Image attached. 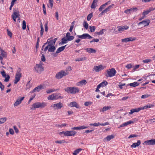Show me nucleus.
Segmentation results:
<instances>
[{"mask_svg": "<svg viewBox=\"0 0 155 155\" xmlns=\"http://www.w3.org/2000/svg\"><path fill=\"white\" fill-rule=\"evenodd\" d=\"M141 110H142V107H139L137 108H135L134 109H131L130 110V112L129 113V114H131L134 112H138Z\"/></svg>", "mask_w": 155, "mask_h": 155, "instance_id": "obj_22", "label": "nucleus"}, {"mask_svg": "<svg viewBox=\"0 0 155 155\" xmlns=\"http://www.w3.org/2000/svg\"><path fill=\"white\" fill-rule=\"evenodd\" d=\"M41 60L42 61L44 62L45 61L46 59L45 55L42 54L41 57Z\"/></svg>", "mask_w": 155, "mask_h": 155, "instance_id": "obj_64", "label": "nucleus"}, {"mask_svg": "<svg viewBox=\"0 0 155 155\" xmlns=\"http://www.w3.org/2000/svg\"><path fill=\"white\" fill-rule=\"evenodd\" d=\"M57 40V38L52 39L51 38H48L47 42L45 43L43 45L41 50H44L45 51H46L48 50V46L50 45L54 46Z\"/></svg>", "mask_w": 155, "mask_h": 155, "instance_id": "obj_1", "label": "nucleus"}, {"mask_svg": "<svg viewBox=\"0 0 155 155\" xmlns=\"http://www.w3.org/2000/svg\"><path fill=\"white\" fill-rule=\"evenodd\" d=\"M47 105V104L44 102H36L33 104L31 107V110H34L36 108H42Z\"/></svg>", "mask_w": 155, "mask_h": 155, "instance_id": "obj_2", "label": "nucleus"}, {"mask_svg": "<svg viewBox=\"0 0 155 155\" xmlns=\"http://www.w3.org/2000/svg\"><path fill=\"white\" fill-rule=\"evenodd\" d=\"M49 3L51 8H52L53 5V0H49Z\"/></svg>", "mask_w": 155, "mask_h": 155, "instance_id": "obj_54", "label": "nucleus"}, {"mask_svg": "<svg viewBox=\"0 0 155 155\" xmlns=\"http://www.w3.org/2000/svg\"><path fill=\"white\" fill-rule=\"evenodd\" d=\"M108 84V83L107 81H104L102 82L100 84L98 85L99 86V87H104L106 86Z\"/></svg>", "mask_w": 155, "mask_h": 155, "instance_id": "obj_34", "label": "nucleus"}, {"mask_svg": "<svg viewBox=\"0 0 155 155\" xmlns=\"http://www.w3.org/2000/svg\"><path fill=\"white\" fill-rule=\"evenodd\" d=\"M88 126H82L79 127V130L86 129V128H88Z\"/></svg>", "mask_w": 155, "mask_h": 155, "instance_id": "obj_59", "label": "nucleus"}, {"mask_svg": "<svg viewBox=\"0 0 155 155\" xmlns=\"http://www.w3.org/2000/svg\"><path fill=\"white\" fill-rule=\"evenodd\" d=\"M63 106V104L61 102L52 104L51 107L54 110H57L61 109Z\"/></svg>", "mask_w": 155, "mask_h": 155, "instance_id": "obj_9", "label": "nucleus"}, {"mask_svg": "<svg viewBox=\"0 0 155 155\" xmlns=\"http://www.w3.org/2000/svg\"><path fill=\"white\" fill-rule=\"evenodd\" d=\"M65 142H65V140H57V141H55V143H60V144L64 143Z\"/></svg>", "mask_w": 155, "mask_h": 155, "instance_id": "obj_46", "label": "nucleus"}, {"mask_svg": "<svg viewBox=\"0 0 155 155\" xmlns=\"http://www.w3.org/2000/svg\"><path fill=\"white\" fill-rule=\"evenodd\" d=\"M92 103L90 101L86 102L84 103V105L86 106H87L89 105H91L92 104Z\"/></svg>", "mask_w": 155, "mask_h": 155, "instance_id": "obj_57", "label": "nucleus"}, {"mask_svg": "<svg viewBox=\"0 0 155 155\" xmlns=\"http://www.w3.org/2000/svg\"><path fill=\"white\" fill-rule=\"evenodd\" d=\"M67 71H65L63 70L57 73L55 76V77L58 79H60L62 78L63 76H65L68 74Z\"/></svg>", "mask_w": 155, "mask_h": 155, "instance_id": "obj_7", "label": "nucleus"}, {"mask_svg": "<svg viewBox=\"0 0 155 155\" xmlns=\"http://www.w3.org/2000/svg\"><path fill=\"white\" fill-rule=\"evenodd\" d=\"M114 136L112 135H109L107 136L105 138L104 140H107V141H109L111 139L114 138Z\"/></svg>", "mask_w": 155, "mask_h": 155, "instance_id": "obj_36", "label": "nucleus"}, {"mask_svg": "<svg viewBox=\"0 0 155 155\" xmlns=\"http://www.w3.org/2000/svg\"><path fill=\"white\" fill-rule=\"evenodd\" d=\"M105 29H102L100 30L99 32H97V35H102L104 33V31Z\"/></svg>", "mask_w": 155, "mask_h": 155, "instance_id": "obj_58", "label": "nucleus"}, {"mask_svg": "<svg viewBox=\"0 0 155 155\" xmlns=\"http://www.w3.org/2000/svg\"><path fill=\"white\" fill-rule=\"evenodd\" d=\"M91 126H94L95 127H97L99 125H101V124L100 123H95L94 124H90Z\"/></svg>", "mask_w": 155, "mask_h": 155, "instance_id": "obj_48", "label": "nucleus"}, {"mask_svg": "<svg viewBox=\"0 0 155 155\" xmlns=\"http://www.w3.org/2000/svg\"><path fill=\"white\" fill-rule=\"evenodd\" d=\"M136 38L135 37H130L128 38H125L121 39L122 42L127 43L130 41H133L135 40Z\"/></svg>", "mask_w": 155, "mask_h": 155, "instance_id": "obj_12", "label": "nucleus"}, {"mask_svg": "<svg viewBox=\"0 0 155 155\" xmlns=\"http://www.w3.org/2000/svg\"><path fill=\"white\" fill-rule=\"evenodd\" d=\"M59 134L62 136H67V131H63L59 132Z\"/></svg>", "mask_w": 155, "mask_h": 155, "instance_id": "obj_44", "label": "nucleus"}, {"mask_svg": "<svg viewBox=\"0 0 155 155\" xmlns=\"http://www.w3.org/2000/svg\"><path fill=\"white\" fill-rule=\"evenodd\" d=\"M77 37L79 38L82 39H84L87 38L90 39L93 38L90 35L87 33L84 34L82 35H78Z\"/></svg>", "mask_w": 155, "mask_h": 155, "instance_id": "obj_11", "label": "nucleus"}, {"mask_svg": "<svg viewBox=\"0 0 155 155\" xmlns=\"http://www.w3.org/2000/svg\"><path fill=\"white\" fill-rule=\"evenodd\" d=\"M99 39H95L92 40L90 41V43H91L94 42H97L99 41Z\"/></svg>", "mask_w": 155, "mask_h": 155, "instance_id": "obj_62", "label": "nucleus"}, {"mask_svg": "<svg viewBox=\"0 0 155 155\" xmlns=\"http://www.w3.org/2000/svg\"><path fill=\"white\" fill-rule=\"evenodd\" d=\"M45 31L46 32L48 30V22H47L45 23Z\"/></svg>", "mask_w": 155, "mask_h": 155, "instance_id": "obj_63", "label": "nucleus"}, {"mask_svg": "<svg viewBox=\"0 0 155 155\" xmlns=\"http://www.w3.org/2000/svg\"><path fill=\"white\" fill-rule=\"evenodd\" d=\"M76 133V132L75 131H67V136H74Z\"/></svg>", "mask_w": 155, "mask_h": 155, "instance_id": "obj_26", "label": "nucleus"}, {"mask_svg": "<svg viewBox=\"0 0 155 155\" xmlns=\"http://www.w3.org/2000/svg\"><path fill=\"white\" fill-rule=\"evenodd\" d=\"M26 27V22L25 20H23L22 22V28L23 30L25 29Z\"/></svg>", "mask_w": 155, "mask_h": 155, "instance_id": "obj_47", "label": "nucleus"}, {"mask_svg": "<svg viewBox=\"0 0 155 155\" xmlns=\"http://www.w3.org/2000/svg\"><path fill=\"white\" fill-rule=\"evenodd\" d=\"M42 62H41L39 64H36L34 68L35 71L39 74L41 73L44 70V68L42 65Z\"/></svg>", "mask_w": 155, "mask_h": 155, "instance_id": "obj_4", "label": "nucleus"}, {"mask_svg": "<svg viewBox=\"0 0 155 155\" xmlns=\"http://www.w3.org/2000/svg\"><path fill=\"white\" fill-rule=\"evenodd\" d=\"M139 85V83L137 82H134V83H130L127 85V86L130 85L131 87H135L136 86H138Z\"/></svg>", "mask_w": 155, "mask_h": 155, "instance_id": "obj_35", "label": "nucleus"}, {"mask_svg": "<svg viewBox=\"0 0 155 155\" xmlns=\"http://www.w3.org/2000/svg\"><path fill=\"white\" fill-rule=\"evenodd\" d=\"M43 88V86L40 85L36 87H35L33 91H32V93H35L36 92H38L40 91L41 89Z\"/></svg>", "mask_w": 155, "mask_h": 155, "instance_id": "obj_20", "label": "nucleus"}, {"mask_svg": "<svg viewBox=\"0 0 155 155\" xmlns=\"http://www.w3.org/2000/svg\"><path fill=\"white\" fill-rule=\"evenodd\" d=\"M138 8H131L129 9L130 10V13H133L134 12H136L138 10Z\"/></svg>", "mask_w": 155, "mask_h": 155, "instance_id": "obj_40", "label": "nucleus"}, {"mask_svg": "<svg viewBox=\"0 0 155 155\" xmlns=\"http://www.w3.org/2000/svg\"><path fill=\"white\" fill-rule=\"evenodd\" d=\"M0 88L1 89V91H3L4 89L5 86L2 84V82L0 81Z\"/></svg>", "mask_w": 155, "mask_h": 155, "instance_id": "obj_55", "label": "nucleus"}, {"mask_svg": "<svg viewBox=\"0 0 155 155\" xmlns=\"http://www.w3.org/2000/svg\"><path fill=\"white\" fill-rule=\"evenodd\" d=\"M152 61V60L150 59H146L145 60H143V61L144 63H148L149 62H150Z\"/></svg>", "mask_w": 155, "mask_h": 155, "instance_id": "obj_53", "label": "nucleus"}, {"mask_svg": "<svg viewBox=\"0 0 155 155\" xmlns=\"http://www.w3.org/2000/svg\"><path fill=\"white\" fill-rule=\"evenodd\" d=\"M48 47V51L49 52H53L56 49L55 47L53 45H50Z\"/></svg>", "mask_w": 155, "mask_h": 155, "instance_id": "obj_23", "label": "nucleus"}, {"mask_svg": "<svg viewBox=\"0 0 155 155\" xmlns=\"http://www.w3.org/2000/svg\"><path fill=\"white\" fill-rule=\"evenodd\" d=\"M21 69L20 68H18L15 74V79L14 80V83L15 84H17L20 80L22 76L21 74Z\"/></svg>", "mask_w": 155, "mask_h": 155, "instance_id": "obj_6", "label": "nucleus"}, {"mask_svg": "<svg viewBox=\"0 0 155 155\" xmlns=\"http://www.w3.org/2000/svg\"><path fill=\"white\" fill-rule=\"evenodd\" d=\"M107 74L106 75L107 77H112L115 75L116 73V71L114 68L107 70Z\"/></svg>", "mask_w": 155, "mask_h": 155, "instance_id": "obj_8", "label": "nucleus"}, {"mask_svg": "<svg viewBox=\"0 0 155 155\" xmlns=\"http://www.w3.org/2000/svg\"><path fill=\"white\" fill-rule=\"evenodd\" d=\"M66 38H67V40H68V41H71L73 40L74 38V36H68V37H66Z\"/></svg>", "mask_w": 155, "mask_h": 155, "instance_id": "obj_52", "label": "nucleus"}, {"mask_svg": "<svg viewBox=\"0 0 155 155\" xmlns=\"http://www.w3.org/2000/svg\"><path fill=\"white\" fill-rule=\"evenodd\" d=\"M150 22V21L149 20H143L139 23L138 25H139L141 24H143L144 26H146L148 25L149 24Z\"/></svg>", "mask_w": 155, "mask_h": 155, "instance_id": "obj_18", "label": "nucleus"}, {"mask_svg": "<svg viewBox=\"0 0 155 155\" xmlns=\"http://www.w3.org/2000/svg\"><path fill=\"white\" fill-rule=\"evenodd\" d=\"M105 5L103 4V5H101L99 8V11L100 12L102 11V10L105 8Z\"/></svg>", "mask_w": 155, "mask_h": 155, "instance_id": "obj_60", "label": "nucleus"}, {"mask_svg": "<svg viewBox=\"0 0 155 155\" xmlns=\"http://www.w3.org/2000/svg\"><path fill=\"white\" fill-rule=\"evenodd\" d=\"M97 0H94L92 3L91 6V8H95L96 6H97Z\"/></svg>", "mask_w": 155, "mask_h": 155, "instance_id": "obj_31", "label": "nucleus"}, {"mask_svg": "<svg viewBox=\"0 0 155 155\" xmlns=\"http://www.w3.org/2000/svg\"><path fill=\"white\" fill-rule=\"evenodd\" d=\"M114 5V4H112L111 5L109 6L102 11V13H105L108 12L109 11L110 9L113 8V6Z\"/></svg>", "mask_w": 155, "mask_h": 155, "instance_id": "obj_29", "label": "nucleus"}, {"mask_svg": "<svg viewBox=\"0 0 155 155\" xmlns=\"http://www.w3.org/2000/svg\"><path fill=\"white\" fill-rule=\"evenodd\" d=\"M83 26L86 29H87L88 28V24L87 22L86 21H84L83 23Z\"/></svg>", "mask_w": 155, "mask_h": 155, "instance_id": "obj_45", "label": "nucleus"}, {"mask_svg": "<svg viewBox=\"0 0 155 155\" xmlns=\"http://www.w3.org/2000/svg\"><path fill=\"white\" fill-rule=\"evenodd\" d=\"M85 50L90 53H95L96 52V50L92 48H87Z\"/></svg>", "mask_w": 155, "mask_h": 155, "instance_id": "obj_28", "label": "nucleus"}, {"mask_svg": "<svg viewBox=\"0 0 155 155\" xmlns=\"http://www.w3.org/2000/svg\"><path fill=\"white\" fill-rule=\"evenodd\" d=\"M69 106L71 107H75L79 109L81 107L75 101H73L70 103Z\"/></svg>", "mask_w": 155, "mask_h": 155, "instance_id": "obj_16", "label": "nucleus"}, {"mask_svg": "<svg viewBox=\"0 0 155 155\" xmlns=\"http://www.w3.org/2000/svg\"><path fill=\"white\" fill-rule=\"evenodd\" d=\"M66 45H66L64 46H62V47H61L58 48L57 49V50L56 51V53L57 54H58V53H60L61 52L63 51L64 50V49H65V47L66 46Z\"/></svg>", "mask_w": 155, "mask_h": 155, "instance_id": "obj_30", "label": "nucleus"}, {"mask_svg": "<svg viewBox=\"0 0 155 155\" xmlns=\"http://www.w3.org/2000/svg\"><path fill=\"white\" fill-rule=\"evenodd\" d=\"M89 28L90 29V31L91 32H94L96 29L95 27L94 26H90Z\"/></svg>", "mask_w": 155, "mask_h": 155, "instance_id": "obj_49", "label": "nucleus"}, {"mask_svg": "<svg viewBox=\"0 0 155 155\" xmlns=\"http://www.w3.org/2000/svg\"><path fill=\"white\" fill-rule=\"evenodd\" d=\"M151 95H150L148 94H145L144 95H142L141 97V98L142 99H145L146 98L148 97H149Z\"/></svg>", "mask_w": 155, "mask_h": 155, "instance_id": "obj_50", "label": "nucleus"}, {"mask_svg": "<svg viewBox=\"0 0 155 155\" xmlns=\"http://www.w3.org/2000/svg\"><path fill=\"white\" fill-rule=\"evenodd\" d=\"M42 7H43V11L45 15H46V8H45V4H43Z\"/></svg>", "mask_w": 155, "mask_h": 155, "instance_id": "obj_56", "label": "nucleus"}, {"mask_svg": "<svg viewBox=\"0 0 155 155\" xmlns=\"http://www.w3.org/2000/svg\"><path fill=\"white\" fill-rule=\"evenodd\" d=\"M154 104H147V105H146L145 106L143 107H142V110H143L145 109H147V108L153 107H154Z\"/></svg>", "mask_w": 155, "mask_h": 155, "instance_id": "obj_21", "label": "nucleus"}, {"mask_svg": "<svg viewBox=\"0 0 155 155\" xmlns=\"http://www.w3.org/2000/svg\"><path fill=\"white\" fill-rule=\"evenodd\" d=\"M141 142L140 140H138L137 143H133L131 146V147L135 148L137 147L140 144Z\"/></svg>", "mask_w": 155, "mask_h": 155, "instance_id": "obj_32", "label": "nucleus"}, {"mask_svg": "<svg viewBox=\"0 0 155 155\" xmlns=\"http://www.w3.org/2000/svg\"><path fill=\"white\" fill-rule=\"evenodd\" d=\"M93 15H92V13H90L87 16V21H90L91 18L92 17Z\"/></svg>", "mask_w": 155, "mask_h": 155, "instance_id": "obj_51", "label": "nucleus"}, {"mask_svg": "<svg viewBox=\"0 0 155 155\" xmlns=\"http://www.w3.org/2000/svg\"><path fill=\"white\" fill-rule=\"evenodd\" d=\"M125 67L128 69H130L132 67V66L131 64H129L126 65Z\"/></svg>", "mask_w": 155, "mask_h": 155, "instance_id": "obj_61", "label": "nucleus"}, {"mask_svg": "<svg viewBox=\"0 0 155 155\" xmlns=\"http://www.w3.org/2000/svg\"><path fill=\"white\" fill-rule=\"evenodd\" d=\"M63 98V96H61L59 93L55 94L49 95L48 97V100H58V99H62Z\"/></svg>", "mask_w": 155, "mask_h": 155, "instance_id": "obj_5", "label": "nucleus"}, {"mask_svg": "<svg viewBox=\"0 0 155 155\" xmlns=\"http://www.w3.org/2000/svg\"><path fill=\"white\" fill-rule=\"evenodd\" d=\"M87 83V82L85 80H82L81 81H80L78 82L77 84V85L78 86H81L83 85H85Z\"/></svg>", "mask_w": 155, "mask_h": 155, "instance_id": "obj_25", "label": "nucleus"}, {"mask_svg": "<svg viewBox=\"0 0 155 155\" xmlns=\"http://www.w3.org/2000/svg\"><path fill=\"white\" fill-rule=\"evenodd\" d=\"M155 10V8L150 7L148 9L144 11L143 13V15L145 16L146 15L148 14L150 12Z\"/></svg>", "mask_w": 155, "mask_h": 155, "instance_id": "obj_15", "label": "nucleus"}, {"mask_svg": "<svg viewBox=\"0 0 155 155\" xmlns=\"http://www.w3.org/2000/svg\"><path fill=\"white\" fill-rule=\"evenodd\" d=\"M58 90V89H49V90H47L46 92L48 94H49L51 92L55 91Z\"/></svg>", "mask_w": 155, "mask_h": 155, "instance_id": "obj_41", "label": "nucleus"}, {"mask_svg": "<svg viewBox=\"0 0 155 155\" xmlns=\"http://www.w3.org/2000/svg\"><path fill=\"white\" fill-rule=\"evenodd\" d=\"M64 90L68 93L72 94H75L79 91V89L78 87H67L64 89Z\"/></svg>", "mask_w": 155, "mask_h": 155, "instance_id": "obj_3", "label": "nucleus"}, {"mask_svg": "<svg viewBox=\"0 0 155 155\" xmlns=\"http://www.w3.org/2000/svg\"><path fill=\"white\" fill-rule=\"evenodd\" d=\"M129 28V27L127 26H119L118 27V30L119 31H122L124 30H127Z\"/></svg>", "mask_w": 155, "mask_h": 155, "instance_id": "obj_24", "label": "nucleus"}, {"mask_svg": "<svg viewBox=\"0 0 155 155\" xmlns=\"http://www.w3.org/2000/svg\"><path fill=\"white\" fill-rule=\"evenodd\" d=\"M17 9L16 8L14 9V11L12 15V17L15 21H16V18H18L19 15V12H17Z\"/></svg>", "mask_w": 155, "mask_h": 155, "instance_id": "obj_10", "label": "nucleus"}, {"mask_svg": "<svg viewBox=\"0 0 155 155\" xmlns=\"http://www.w3.org/2000/svg\"><path fill=\"white\" fill-rule=\"evenodd\" d=\"M87 59L86 57H84L82 58H80L75 59V61H81L86 60Z\"/></svg>", "mask_w": 155, "mask_h": 155, "instance_id": "obj_37", "label": "nucleus"}, {"mask_svg": "<svg viewBox=\"0 0 155 155\" xmlns=\"http://www.w3.org/2000/svg\"><path fill=\"white\" fill-rule=\"evenodd\" d=\"M134 123V122L133 121L130 120L120 125V127H123Z\"/></svg>", "mask_w": 155, "mask_h": 155, "instance_id": "obj_27", "label": "nucleus"}, {"mask_svg": "<svg viewBox=\"0 0 155 155\" xmlns=\"http://www.w3.org/2000/svg\"><path fill=\"white\" fill-rule=\"evenodd\" d=\"M68 41L67 38L66 39L65 37L61 39V41L60 44L61 45L63 44L67 43L68 42Z\"/></svg>", "mask_w": 155, "mask_h": 155, "instance_id": "obj_39", "label": "nucleus"}, {"mask_svg": "<svg viewBox=\"0 0 155 155\" xmlns=\"http://www.w3.org/2000/svg\"><path fill=\"white\" fill-rule=\"evenodd\" d=\"M82 149L81 148L78 149L77 150H75L74 152L73 153V155H77L78 154L81 150Z\"/></svg>", "mask_w": 155, "mask_h": 155, "instance_id": "obj_38", "label": "nucleus"}, {"mask_svg": "<svg viewBox=\"0 0 155 155\" xmlns=\"http://www.w3.org/2000/svg\"><path fill=\"white\" fill-rule=\"evenodd\" d=\"M104 68L101 65H100L98 66H94L93 69L95 71L98 72Z\"/></svg>", "mask_w": 155, "mask_h": 155, "instance_id": "obj_19", "label": "nucleus"}, {"mask_svg": "<svg viewBox=\"0 0 155 155\" xmlns=\"http://www.w3.org/2000/svg\"><path fill=\"white\" fill-rule=\"evenodd\" d=\"M144 145H152L155 144V140L152 139L145 141L143 143Z\"/></svg>", "mask_w": 155, "mask_h": 155, "instance_id": "obj_13", "label": "nucleus"}, {"mask_svg": "<svg viewBox=\"0 0 155 155\" xmlns=\"http://www.w3.org/2000/svg\"><path fill=\"white\" fill-rule=\"evenodd\" d=\"M7 120L6 117H2L0 118V124H2L5 122Z\"/></svg>", "mask_w": 155, "mask_h": 155, "instance_id": "obj_42", "label": "nucleus"}, {"mask_svg": "<svg viewBox=\"0 0 155 155\" xmlns=\"http://www.w3.org/2000/svg\"><path fill=\"white\" fill-rule=\"evenodd\" d=\"M1 74L3 77L5 78L4 81L5 82H7L9 81L10 77L8 75L6 74V73L4 71H2Z\"/></svg>", "mask_w": 155, "mask_h": 155, "instance_id": "obj_14", "label": "nucleus"}, {"mask_svg": "<svg viewBox=\"0 0 155 155\" xmlns=\"http://www.w3.org/2000/svg\"><path fill=\"white\" fill-rule=\"evenodd\" d=\"M0 49V51H1V54L2 56L3 57H6V54L5 52L4 51L2 50V49Z\"/></svg>", "mask_w": 155, "mask_h": 155, "instance_id": "obj_43", "label": "nucleus"}, {"mask_svg": "<svg viewBox=\"0 0 155 155\" xmlns=\"http://www.w3.org/2000/svg\"><path fill=\"white\" fill-rule=\"evenodd\" d=\"M24 98L25 97H22L20 98L19 99H18L14 104V107L17 106L20 104L21 103V101L24 100Z\"/></svg>", "mask_w": 155, "mask_h": 155, "instance_id": "obj_17", "label": "nucleus"}, {"mask_svg": "<svg viewBox=\"0 0 155 155\" xmlns=\"http://www.w3.org/2000/svg\"><path fill=\"white\" fill-rule=\"evenodd\" d=\"M111 108V107L110 106H105L103 108L101 109L100 111H102L103 112L105 111H106L107 110L110 109Z\"/></svg>", "mask_w": 155, "mask_h": 155, "instance_id": "obj_33", "label": "nucleus"}]
</instances>
